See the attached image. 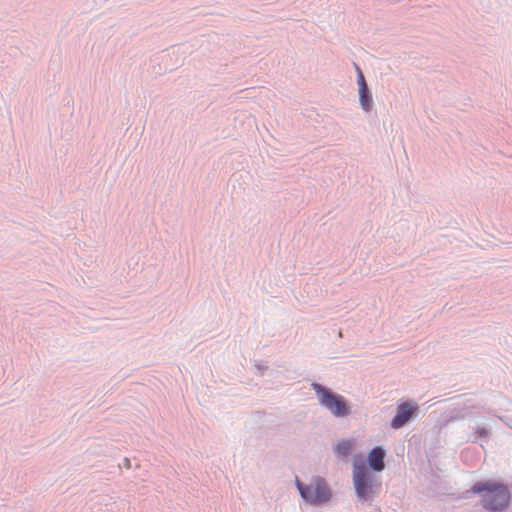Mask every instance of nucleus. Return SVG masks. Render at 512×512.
I'll list each match as a JSON object with an SVG mask.
<instances>
[{"label":"nucleus","instance_id":"nucleus-1","mask_svg":"<svg viewBox=\"0 0 512 512\" xmlns=\"http://www.w3.org/2000/svg\"><path fill=\"white\" fill-rule=\"evenodd\" d=\"M473 494H482V505L485 509L498 511L506 507L510 501L507 487L496 481H480L470 489Z\"/></svg>","mask_w":512,"mask_h":512},{"label":"nucleus","instance_id":"nucleus-2","mask_svg":"<svg viewBox=\"0 0 512 512\" xmlns=\"http://www.w3.org/2000/svg\"><path fill=\"white\" fill-rule=\"evenodd\" d=\"M312 388L318 396L320 404L328 409L335 417H344L348 415L349 408L342 396L334 394L329 389L322 387L318 383H313Z\"/></svg>","mask_w":512,"mask_h":512},{"label":"nucleus","instance_id":"nucleus-3","mask_svg":"<svg viewBox=\"0 0 512 512\" xmlns=\"http://www.w3.org/2000/svg\"><path fill=\"white\" fill-rule=\"evenodd\" d=\"M297 487L301 496L309 503L318 504L329 500L331 493L325 481L317 478L310 485H303L297 481Z\"/></svg>","mask_w":512,"mask_h":512},{"label":"nucleus","instance_id":"nucleus-4","mask_svg":"<svg viewBox=\"0 0 512 512\" xmlns=\"http://www.w3.org/2000/svg\"><path fill=\"white\" fill-rule=\"evenodd\" d=\"M353 482L357 495L366 499L371 492V479L363 460L355 461L353 464Z\"/></svg>","mask_w":512,"mask_h":512},{"label":"nucleus","instance_id":"nucleus-5","mask_svg":"<svg viewBox=\"0 0 512 512\" xmlns=\"http://www.w3.org/2000/svg\"><path fill=\"white\" fill-rule=\"evenodd\" d=\"M415 408L409 403H403L398 406L397 414L391 422V426L395 429L401 428L412 417Z\"/></svg>","mask_w":512,"mask_h":512},{"label":"nucleus","instance_id":"nucleus-6","mask_svg":"<svg viewBox=\"0 0 512 512\" xmlns=\"http://www.w3.org/2000/svg\"><path fill=\"white\" fill-rule=\"evenodd\" d=\"M385 451L381 447H374L368 454L369 466L377 472L385 468L384 463Z\"/></svg>","mask_w":512,"mask_h":512},{"label":"nucleus","instance_id":"nucleus-7","mask_svg":"<svg viewBox=\"0 0 512 512\" xmlns=\"http://www.w3.org/2000/svg\"><path fill=\"white\" fill-rule=\"evenodd\" d=\"M353 447V442L350 440H343L339 442L335 448V452L338 456L347 457Z\"/></svg>","mask_w":512,"mask_h":512},{"label":"nucleus","instance_id":"nucleus-8","mask_svg":"<svg viewBox=\"0 0 512 512\" xmlns=\"http://www.w3.org/2000/svg\"><path fill=\"white\" fill-rule=\"evenodd\" d=\"M359 100L362 108L369 111L372 107V97L368 94V90L359 91Z\"/></svg>","mask_w":512,"mask_h":512},{"label":"nucleus","instance_id":"nucleus-9","mask_svg":"<svg viewBox=\"0 0 512 512\" xmlns=\"http://www.w3.org/2000/svg\"><path fill=\"white\" fill-rule=\"evenodd\" d=\"M356 70H357V74H358L357 82H358V86H359V91L368 90L362 71L360 70V68L358 66H356Z\"/></svg>","mask_w":512,"mask_h":512}]
</instances>
